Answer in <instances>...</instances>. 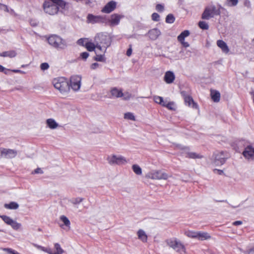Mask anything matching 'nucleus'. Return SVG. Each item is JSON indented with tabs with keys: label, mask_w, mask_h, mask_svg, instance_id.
<instances>
[{
	"label": "nucleus",
	"mask_w": 254,
	"mask_h": 254,
	"mask_svg": "<svg viewBox=\"0 0 254 254\" xmlns=\"http://www.w3.org/2000/svg\"><path fill=\"white\" fill-rule=\"evenodd\" d=\"M70 6V4L64 0H45L43 4L45 12L51 15L57 14L60 8L62 13H64L68 10Z\"/></svg>",
	"instance_id": "1"
},
{
	"label": "nucleus",
	"mask_w": 254,
	"mask_h": 254,
	"mask_svg": "<svg viewBox=\"0 0 254 254\" xmlns=\"http://www.w3.org/2000/svg\"><path fill=\"white\" fill-rule=\"evenodd\" d=\"M94 41L96 44V48L105 53L111 45L112 40L107 33L100 32L96 34Z\"/></svg>",
	"instance_id": "2"
},
{
	"label": "nucleus",
	"mask_w": 254,
	"mask_h": 254,
	"mask_svg": "<svg viewBox=\"0 0 254 254\" xmlns=\"http://www.w3.org/2000/svg\"><path fill=\"white\" fill-rule=\"evenodd\" d=\"M47 40L51 47L58 51L64 50L68 47L66 40L56 34L50 35Z\"/></svg>",
	"instance_id": "3"
},
{
	"label": "nucleus",
	"mask_w": 254,
	"mask_h": 254,
	"mask_svg": "<svg viewBox=\"0 0 254 254\" xmlns=\"http://www.w3.org/2000/svg\"><path fill=\"white\" fill-rule=\"evenodd\" d=\"M223 8L221 5L218 4L216 7L214 4H211L205 7L201 14L202 19L209 20L215 16L219 15L221 14V10Z\"/></svg>",
	"instance_id": "4"
},
{
	"label": "nucleus",
	"mask_w": 254,
	"mask_h": 254,
	"mask_svg": "<svg viewBox=\"0 0 254 254\" xmlns=\"http://www.w3.org/2000/svg\"><path fill=\"white\" fill-rule=\"evenodd\" d=\"M52 83L55 88L62 94L67 93L69 91V84L67 79L65 77H60L54 78Z\"/></svg>",
	"instance_id": "5"
},
{
	"label": "nucleus",
	"mask_w": 254,
	"mask_h": 254,
	"mask_svg": "<svg viewBox=\"0 0 254 254\" xmlns=\"http://www.w3.org/2000/svg\"><path fill=\"white\" fill-rule=\"evenodd\" d=\"M167 245L175 251L181 254H185L186 248L181 242L176 238H172L166 240Z\"/></svg>",
	"instance_id": "6"
},
{
	"label": "nucleus",
	"mask_w": 254,
	"mask_h": 254,
	"mask_svg": "<svg viewBox=\"0 0 254 254\" xmlns=\"http://www.w3.org/2000/svg\"><path fill=\"white\" fill-rule=\"evenodd\" d=\"M227 158L228 155L226 152L216 151L213 153L212 159L215 165L221 166L225 163Z\"/></svg>",
	"instance_id": "7"
},
{
	"label": "nucleus",
	"mask_w": 254,
	"mask_h": 254,
	"mask_svg": "<svg viewBox=\"0 0 254 254\" xmlns=\"http://www.w3.org/2000/svg\"><path fill=\"white\" fill-rule=\"evenodd\" d=\"M86 22L87 23L92 24L95 23L107 24V18L106 16L94 15L92 14H88L87 16Z\"/></svg>",
	"instance_id": "8"
},
{
	"label": "nucleus",
	"mask_w": 254,
	"mask_h": 254,
	"mask_svg": "<svg viewBox=\"0 0 254 254\" xmlns=\"http://www.w3.org/2000/svg\"><path fill=\"white\" fill-rule=\"evenodd\" d=\"M108 163L111 165H121L127 162L126 159L121 155H112L108 156L107 158Z\"/></svg>",
	"instance_id": "9"
},
{
	"label": "nucleus",
	"mask_w": 254,
	"mask_h": 254,
	"mask_svg": "<svg viewBox=\"0 0 254 254\" xmlns=\"http://www.w3.org/2000/svg\"><path fill=\"white\" fill-rule=\"evenodd\" d=\"M146 178L153 180H167L168 175L162 171H152L147 173Z\"/></svg>",
	"instance_id": "10"
},
{
	"label": "nucleus",
	"mask_w": 254,
	"mask_h": 254,
	"mask_svg": "<svg viewBox=\"0 0 254 254\" xmlns=\"http://www.w3.org/2000/svg\"><path fill=\"white\" fill-rule=\"evenodd\" d=\"M124 17V15L114 13L110 15L109 18H107V23L111 26H115L119 24L120 20Z\"/></svg>",
	"instance_id": "11"
},
{
	"label": "nucleus",
	"mask_w": 254,
	"mask_h": 254,
	"mask_svg": "<svg viewBox=\"0 0 254 254\" xmlns=\"http://www.w3.org/2000/svg\"><path fill=\"white\" fill-rule=\"evenodd\" d=\"M81 77L79 75H73L70 77V85L71 88L75 91L79 90L81 86Z\"/></svg>",
	"instance_id": "12"
},
{
	"label": "nucleus",
	"mask_w": 254,
	"mask_h": 254,
	"mask_svg": "<svg viewBox=\"0 0 254 254\" xmlns=\"http://www.w3.org/2000/svg\"><path fill=\"white\" fill-rule=\"evenodd\" d=\"M244 157L249 160H254V147L252 145H248L243 152Z\"/></svg>",
	"instance_id": "13"
},
{
	"label": "nucleus",
	"mask_w": 254,
	"mask_h": 254,
	"mask_svg": "<svg viewBox=\"0 0 254 254\" xmlns=\"http://www.w3.org/2000/svg\"><path fill=\"white\" fill-rule=\"evenodd\" d=\"M181 94L184 97V101L186 105L191 107L193 109H197L198 108L197 104L194 102L191 96L187 94L185 91H182Z\"/></svg>",
	"instance_id": "14"
},
{
	"label": "nucleus",
	"mask_w": 254,
	"mask_h": 254,
	"mask_svg": "<svg viewBox=\"0 0 254 254\" xmlns=\"http://www.w3.org/2000/svg\"><path fill=\"white\" fill-rule=\"evenodd\" d=\"M117 6V2L114 0L108 2L101 9V12L104 13H110L114 11Z\"/></svg>",
	"instance_id": "15"
},
{
	"label": "nucleus",
	"mask_w": 254,
	"mask_h": 254,
	"mask_svg": "<svg viewBox=\"0 0 254 254\" xmlns=\"http://www.w3.org/2000/svg\"><path fill=\"white\" fill-rule=\"evenodd\" d=\"M3 157L6 159H12L15 158L18 153L16 150L3 148Z\"/></svg>",
	"instance_id": "16"
},
{
	"label": "nucleus",
	"mask_w": 254,
	"mask_h": 254,
	"mask_svg": "<svg viewBox=\"0 0 254 254\" xmlns=\"http://www.w3.org/2000/svg\"><path fill=\"white\" fill-rule=\"evenodd\" d=\"M161 31L157 28H153L148 31L145 35H148L151 40H156L161 35Z\"/></svg>",
	"instance_id": "17"
},
{
	"label": "nucleus",
	"mask_w": 254,
	"mask_h": 254,
	"mask_svg": "<svg viewBox=\"0 0 254 254\" xmlns=\"http://www.w3.org/2000/svg\"><path fill=\"white\" fill-rule=\"evenodd\" d=\"M111 95L109 96L110 98H120L123 97L124 94L122 90H119L117 87H114L111 89Z\"/></svg>",
	"instance_id": "18"
},
{
	"label": "nucleus",
	"mask_w": 254,
	"mask_h": 254,
	"mask_svg": "<svg viewBox=\"0 0 254 254\" xmlns=\"http://www.w3.org/2000/svg\"><path fill=\"white\" fill-rule=\"evenodd\" d=\"M175 78V74L172 71H168L165 73L164 75V80L167 83H172L174 81Z\"/></svg>",
	"instance_id": "19"
},
{
	"label": "nucleus",
	"mask_w": 254,
	"mask_h": 254,
	"mask_svg": "<svg viewBox=\"0 0 254 254\" xmlns=\"http://www.w3.org/2000/svg\"><path fill=\"white\" fill-rule=\"evenodd\" d=\"M217 45L221 49L223 53L227 54L229 52V49L227 45L223 40H218L217 41Z\"/></svg>",
	"instance_id": "20"
},
{
	"label": "nucleus",
	"mask_w": 254,
	"mask_h": 254,
	"mask_svg": "<svg viewBox=\"0 0 254 254\" xmlns=\"http://www.w3.org/2000/svg\"><path fill=\"white\" fill-rule=\"evenodd\" d=\"M17 53L14 50H10L0 53V57H9L10 58L15 57Z\"/></svg>",
	"instance_id": "21"
},
{
	"label": "nucleus",
	"mask_w": 254,
	"mask_h": 254,
	"mask_svg": "<svg viewBox=\"0 0 254 254\" xmlns=\"http://www.w3.org/2000/svg\"><path fill=\"white\" fill-rule=\"evenodd\" d=\"M137 236L139 239H140L143 242H146L147 241V236L146 234L145 231L142 229H139L138 230Z\"/></svg>",
	"instance_id": "22"
},
{
	"label": "nucleus",
	"mask_w": 254,
	"mask_h": 254,
	"mask_svg": "<svg viewBox=\"0 0 254 254\" xmlns=\"http://www.w3.org/2000/svg\"><path fill=\"white\" fill-rule=\"evenodd\" d=\"M196 239L200 241L207 240L210 238L211 237L207 233L201 232H198L197 235H196Z\"/></svg>",
	"instance_id": "23"
},
{
	"label": "nucleus",
	"mask_w": 254,
	"mask_h": 254,
	"mask_svg": "<svg viewBox=\"0 0 254 254\" xmlns=\"http://www.w3.org/2000/svg\"><path fill=\"white\" fill-rule=\"evenodd\" d=\"M46 123L47 126L51 129H55L58 126V123H57L55 120L53 119H47L46 121Z\"/></svg>",
	"instance_id": "24"
},
{
	"label": "nucleus",
	"mask_w": 254,
	"mask_h": 254,
	"mask_svg": "<svg viewBox=\"0 0 254 254\" xmlns=\"http://www.w3.org/2000/svg\"><path fill=\"white\" fill-rule=\"evenodd\" d=\"M190 34V32L189 30H186L183 31L177 37L178 41H184L185 38L189 36Z\"/></svg>",
	"instance_id": "25"
},
{
	"label": "nucleus",
	"mask_w": 254,
	"mask_h": 254,
	"mask_svg": "<svg viewBox=\"0 0 254 254\" xmlns=\"http://www.w3.org/2000/svg\"><path fill=\"white\" fill-rule=\"evenodd\" d=\"M4 206L6 209H17L19 207V204L14 201L10 202L9 203H6Z\"/></svg>",
	"instance_id": "26"
},
{
	"label": "nucleus",
	"mask_w": 254,
	"mask_h": 254,
	"mask_svg": "<svg viewBox=\"0 0 254 254\" xmlns=\"http://www.w3.org/2000/svg\"><path fill=\"white\" fill-rule=\"evenodd\" d=\"M85 47L89 52L95 51V49L96 48V44L95 42H88L85 44Z\"/></svg>",
	"instance_id": "27"
},
{
	"label": "nucleus",
	"mask_w": 254,
	"mask_h": 254,
	"mask_svg": "<svg viewBox=\"0 0 254 254\" xmlns=\"http://www.w3.org/2000/svg\"><path fill=\"white\" fill-rule=\"evenodd\" d=\"M211 98L215 102H218L220 101V94L217 91H211Z\"/></svg>",
	"instance_id": "28"
},
{
	"label": "nucleus",
	"mask_w": 254,
	"mask_h": 254,
	"mask_svg": "<svg viewBox=\"0 0 254 254\" xmlns=\"http://www.w3.org/2000/svg\"><path fill=\"white\" fill-rule=\"evenodd\" d=\"M54 248L56 250V252L52 253L51 252L48 253L50 254H63L64 250L61 247L59 243H56L54 245Z\"/></svg>",
	"instance_id": "29"
},
{
	"label": "nucleus",
	"mask_w": 254,
	"mask_h": 254,
	"mask_svg": "<svg viewBox=\"0 0 254 254\" xmlns=\"http://www.w3.org/2000/svg\"><path fill=\"white\" fill-rule=\"evenodd\" d=\"M186 157L191 159L201 158L202 156L195 152H188Z\"/></svg>",
	"instance_id": "30"
},
{
	"label": "nucleus",
	"mask_w": 254,
	"mask_h": 254,
	"mask_svg": "<svg viewBox=\"0 0 254 254\" xmlns=\"http://www.w3.org/2000/svg\"><path fill=\"white\" fill-rule=\"evenodd\" d=\"M132 169L133 172L138 175H141L142 174V170L141 168L136 164L133 165L132 166Z\"/></svg>",
	"instance_id": "31"
},
{
	"label": "nucleus",
	"mask_w": 254,
	"mask_h": 254,
	"mask_svg": "<svg viewBox=\"0 0 254 254\" xmlns=\"http://www.w3.org/2000/svg\"><path fill=\"white\" fill-rule=\"evenodd\" d=\"M0 217L3 220V221L7 225H10L13 220L10 217L6 215H0Z\"/></svg>",
	"instance_id": "32"
},
{
	"label": "nucleus",
	"mask_w": 254,
	"mask_h": 254,
	"mask_svg": "<svg viewBox=\"0 0 254 254\" xmlns=\"http://www.w3.org/2000/svg\"><path fill=\"white\" fill-rule=\"evenodd\" d=\"M84 200L82 197H76L71 198L69 201L73 205L78 204Z\"/></svg>",
	"instance_id": "33"
},
{
	"label": "nucleus",
	"mask_w": 254,
	"mask_h": 254,
	"mask_svg": "<svg viewBox=\"0 0 254 254\" xmlns=\"http://www.w3.org/2000/svg\"><path fill=\"white\" fill-rule=\"evenodd\" d=\"M197 232H198L188 231L185 232V235L187 236L188 237L196 239V235H197Z\"/></svg>",
	"instance_id": "34"
},
{
	"label": "nucleus",
	"mask_w": 254,
	"mask_h": 254,
	"mask_svg": "<svg viewBox=\"0 0 254 254\" xmlns=\"http://www.w3.org/2000/svg\"><path fill=\"white\" fill-rule=\"evenodd\" d=\"M175 20L174 16L172 14H169L167 15L165 19V21L168 23H173Z\"/></svg>",
	"instance_id": "35"
},
{
	"label": "nucleus",
	"mask_w": 254,
	"mask_h": 254,
	"mask_svg": "<svg viewBox=\"0 0 254 254\" xmlns=\"http://www.w3.org/2000/svg\"><path fill=\"white\" fill-rule=\"evenodd\" d=\"M124 118L125 119L129 120L131 121H135V118L134 116L132 113L127 112L124 114Z\"/></svg>",
	"instance_id": "36"
},
{
	"label": "nucleus",
	"mask_w": 254,
	"mask_h": 254,
	"mask_svg": "<svg viewBox=\"0 0 254 254\" xmlns=\"http://www.w3.org/2000/svg\"><path fill=\"white\" fill-rule=\"evenodd\" d=\"M60 219L61 221L63 222L64 224L67 226L69 227L70 225V222L69 219L64 215H62L60 217Z\"/></svg>",
	"instance_id": "37"
},
{
	"label": "nucleus",
	"mask_w": 254,
	"mask_h": 254,
	"mask_svg": "<svg viewBox=\"0 0 254 254\" xmlns=\"http://www.w3.org/2000/svg\"><path fill=\"white\" fill-rule=\"evenodd\" d=\"M95 52L96 54V56L94 58L95 61L98 62H105L106 59L104 57V55H98L96 51H95Z\"/></svg>",
	"instance_id": "38"
},
{
	"label": "nucleus",
	"mask_w": 254,
	"mask_h": 254,
	"mask_svg": "<svg viewBox=\"0 0 254 254\" xmlns=\"http://www.w3.org/2000/svg\"><path fill=\"white\" fill-rule=\"evenodd\" d=\"M10 225L15 230L19 229L21 226V224L20 223H19L14 220L12 221Z\"/></svg>",
	"instance_id": "39"
},
{
	"label": "nucleus",
	"mask_w": 254,
	"mask_h": 254,
	"mask_svg": "<svg viewBox=\"0 0 254 254\" xmlns=\"http://www.w3.org/2000/svg\"><path fill=\"white\" fill-rule=\"evenodd\" d=\"M199 27L203 30H207L209 28L208 24L204 21H200L198 23Z\"/></svg>",
	"instance_id": "40"
},
{
	"label": "nucleus",
	"mask_w": 254,
	"mask_h": 254,
	"mask_svg": "<svg viewBox=\"0 0 254 254\" xmlns=\"http://www.w3.org/2000/svg\"><path fill=\"white\" fill-rule=\"evenodd\" d=\"M166 107L171 111H175L176 110V108L175 107V103L174 102H168L167 104Z\"/></svg>",
	"instance_id": "41"
},
{
	"label": "nucleus",
	"mask_w": 254,
	"mask_h": 254,
	"mask_svg": "<svg viewBox=\"0 0 254 254\" xmlns=\"http://www.w3.org/2000/svg\"><path fill=\"white\" fill-rule=\"evenodd\" d=\"M153 99L155 103L160 104L163 102V98L158 96H154Z\"/></svg>",
	"instance_id": "42"
},
{
	"label": "nucleus",
	"mask_w": 254,
	"mask_h": 254,
	"mask_svg": "<svg viewBox=\"0 0 254 254\" xmlns=\"http://www.w3.org/2000/svg\"><path fill=\"white\" fill-rule=\"evenodd\" d=\"M3 251L6 252L8 254H18V252L10 248H3Z\"/></svg>",
	"instance_id": "43"
},
{
	"label": "nucleus",
	"mask_w": 254,
	"mask_h": 254,
	"mask_svg": "<svg viewBox=\"0 0 254 254\" xmlns=\"http://www.w3.org/2000/svg\"><path fill=\"white\" fill-rule=\"evenodd\" d=\"M152 20L154 21H159L160 20V15L157 13H153L151 15Z\"/></svg>",
	"instance_id": "44"
},
{
	"label": "nucleus",
	"mask_w": 254,
	"mask_h": 254,
	"mask_svg": "<svg viewBox=\"0 0 254 254\" xmlns=\"http://www.w3.org/2000/svg\"><path fill=\"white\" fill-rule=\"evenodd\" d=\"M156 9L158 12H163L164 10V6L162 4H157L156 5Z\"/></svg>",
	"instance_id": "45"
},
{
	"label": "nucleus",
	"mask_w": 254,
	"mask_h": 254,
	"mask_svg": "<svg viewBox=\"0 0 254 254\" xmlns=\"http://www.w3.org/2000/svg\"><path fill=\"white\" fill-rule=\"evenodd\" d=\"M40 68L42 70H45L49 68V65L47 63H43L41 64Z\"/></svg>",
	"instance_id": "46"
},
{
	"label": "nucleus",
	"mask_w": 254,
	"mask_h": 254,
	"mask_svg": "<svg viewBox=\"0 0 254 254\" xmlns=\"http://www.w3.org/2000/svg\"><path fill=\"white\" fill-rule=\"evenodd\" d=\"M34 246L37 248L39 250H40L42 251H44V252H47V253H49V251L47 250V249L45 248V247H42L41 246H39L37 244H34Z\"/></svg>",
	"instance_id": "47"
},
{
	"label": "nucleus",
	"mask_w": 254,
	"mask_h": 254,
	"mask_svg": "<svg viewBox=\"0 0 254 254\" xmlns=\"http://www.w3.org/2000/svg\"><path fill=\"white\" fill-rule=\"evenodd\" d=\"M89 57V53L85 52L80 54V57L84 60H86Z\"/></svg>",
	"instance_id": "48"
},
{
	"label": "nucleus",
	"mask_w": 254,
	"mask_h": 254,
	"mask_svg": "<svg viewBox=\"0 0 254 254\" xmlns=\"http://www.w3.org/2000/svg\"><path fill=\"white\" fill-rule=\"evenodd\" d=\"M85 39H84V38H80V39H78L77 41V44L79 45L85 47L84 41Z\"/></svg>",
	"instance_id": "49"
},
{
	"label": "nucleus",
	"mask_w": 254,
	"mask_h": 254,
	"mask_svg": "<svg viewBox=\"0 0 254 254\" xmlns=\"http://www.w3.org/2000/svg\"><path fill=\"white\" fill-rule=\"evenodd\" d=\"M228 2L230 3L231 6H236L238 2V0H227Z\"/></svg>",
	"instance_id": "50"
},
{
	"label": "nucleus",
	"mask_w": 254,
	"mask_h": 254,
	"mask_svg": "<svg viewBox=\"0 0 254 254\" xmlns=\"http://www.w3.org/2000/svg\"><path fill=\"white\" fill-rule=\"evenodd\" d=\"M32 174H43V171L40 168H37L34 170Z\"/></svg>",
	"instance_id": "51"
},
{
	"label": "nucleus",
	"mask_w": 254,
	"mask_h": 254,
	"mask_svg": "<svg viewBox=\"0 0 254 254\" xmlns=\"http://www.w3.org/2000/svg\"><path fill=\"white\" fill-rule=\"evenodd\" d=\"M244 5L248 8H251V3L249 0H245Z\"/></svg>",
	"instance_id": "52"
},
{
	"label": "nucleus",
	"mask_w": 254,
	"mask_h": 254,
	"mask_svg": "<svg viewBox=\"0 0 254 254\" xmlns=\"http://www.w3.org/2000/svg\"><path fill=\"white\" fill-rule=\"evenodd\" d=\"M184 47L187 48L190 46L188 42H185V40L183 41H179Z\"/></svg>",
	"instance_id": "53"
},
{
	"label": "nucleus",
	"mask_w": 254,
	"mask_h": 254,
	"mask_svg": "<svg viewBox=\"0 0 254 254\" xmlns=\"http://www.w3.org/2000/svg\"><path fill=\"white\" fill-rule=\"evenodd\" d=\"M131 97V94L128 92L125 94V97L124 99L126 100H129Z\"/></svg>",
	"instance_id": "54"
},
{
	"label": "nucleus",
	"mask_w": 254,
	"mask_h": 254,
	"mask_svg": "<svg viewBox=\"0 0 254 254\" xmlns=\"http://www.w3.org/2000/svg\"><path fill=\"white\" fill-rule=\"evenodd\" d=\"M99 64L97 63H94L91 65V68L93 69H95L99 66Z\"/></svg>",
	"instance_id": "55"
},
{
	"label": "nucleus",
	"mask_w": 254,
	"mask_h": 254,
	"mask_svg": "<svg viewBox=\"0 0 254 254\" xmlns=\"http://www.w3.org/2000/svg\"><path fill=\"white\" fill-rule=\"evenodd\" d=\"M5 70H9V69H6L4 67L0 64V72H2L5 74H7V72L5 71Z\"/></svg>",
	"instance_id": "56"
},
{
	"label": "nucleus",
	"mask_w": 254,
	"mask_h": 254,
	"mask_svg": "<svg viewBox=\"0 0 254 254\" xmlns=\"http://www.w3.org/2000/svg\"><path fill=\"white\" fill-rule=\"evenodd\" d=\"M245 254H254V247L245 252Z\"/></svg>",
	"instance_id": "57"
},
{
	"label": "nucleus",
	"mask_w": 254,
	"mask_h": 254,
	"mask_svg": "<svg viewBox=\"0 0 254 254\" xmlns=\"http://www.w3.org/2000/svg\"><path fill=\"white\" fill-rule=\"evenodd\" d=\"M30 23L31 25L33 27L36 26L38 24L37 21H35V20H31L30 21Z\"/></svg>",
	"instance_id": "58"
},
{
	"label": "nucleus",
	"mask_w": 254,
	"mask_h": 254,
	"mask_svg": "<svg viewBox=\"0 0 254 254\" xmlns=\"http://www.w3.org/2000/svg\"><path fill=\"white\" fill-rule=\"evenodd\" d=\"M243 222L242 221H236L233 223V225L234 226H238L242 224Z\"/></svg>",
	"instance_id": "59"
},
{
	"label": "nucleus",
	"mask_w": 254,
	"mask_h": 254,
	"mask_svg": "<svg viewBox=\"0 0 254 254\" xmlns=\"http://www.w3.org/2000/svg\"><path fill=\"white\" fill-rule=\"evenodd\" d=\"M81 1H84V3L87 5H90L92 3L91 0H82Z\"/></svg>",
	"instance_id": "60"
},
{
	"label": "nucleus",
	"mask_w": 254,
	"mask_h": 254,
	"mask_svg": "<svg viewBox=\"0 0 254 254\" xmlns=\"http://www.w3.org/2000/svg\"><path fill=\"white\" fill-rule=\"evenodd\" d=\"M131 53H132V49L131 48H129L127 51V56H130L131 55Z\"/></svg>",
	"instance_id": "61"
},
{
	"label": "nucleus",
	"mask_w": 254,
	"mask_h": 254,
	"mask_svg": "<svg viewBox=\"0 0 254 254\" xmlns=\"http://www.w3.org/2000/svg\"><path fill=\"white\" fill-rule=\"evenodd\" d=\"M11 71L15 73H24V71H23L21 70H19V69H13V70H11Z\"/></svg>",
	"instance_id": "62"
},
{
	"label": "nucleus",
	"mask_w": 254,
	"mask_h": 254,
	"mask_svg": "<svg viewBox=\"0 0 254 254\" xmlns=\"http://www.w3.org/2000/svg\"><path fill=\"white\" fill-rule=\"evenodd\" d=\"M214 171H217L218 174L220 175H221L223 174V171L219 169H215Z\"/></svg>",
	"instance_id": "63"
},
{
	"label": "nucleus",
	"mask_w": 254,
	"mask_h": 254,
	"mask_svg": "<svg viewBox=\"0 0 254 254\" xmlns=\"http://www.w3.org/2000/svg\"><path fill=\"white\" fill-rule=\"evenodd\" d=\"M2 147L0 148V159L3 157Z\"/></svg>",
	"instance_id": "64"
}]
</instances>
